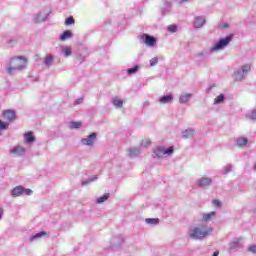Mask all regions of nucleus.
Segmentation results:
<instances>
[{
    "label": "nucleus",
    "mask_w": 256,
    "mask_h": 256,
    "mask_svg": "<svg viewBox=\"0 0 256 256\" xmlns=\"http://www.w3.org/2000/svg\"><path fill=\"white\" fill-rule=\"evenodd\" d=\"M24 69H27V60L23 56L12 57L6 67L9 75H15Z\"/></svg>",
    "instance_id": "nucleus-1"
},
{
    "label": "nucleus",
    "mask_w": 256,
    "mask_h": 256,
    "mask_svg": "<svg viewBox=\"0 0 256 256\" xmlns=\"http://www.w3.org/2000/svg\"><path fill=\"white\" fill-rule=\"evenodd\" d=\"M213 232V229L207 224H200L194 228L190 229L189 237L194 239V241H201L205 237L209 236Z\"/></svg>",
    "instance_id": "nucleus-2"
},
{
    "label": "nucleus",
    "mask_w": 256,
    "mask_h": 256,
    "mask_svg": "<svg viewBox=\"0 0 256 256\" xmlns=\"http://www.w3.org/2000/svg\"><path fill=\"white\" fill-rule=\"evenodd\" d=\"M251 71V64L239 66L233 73L234 81H244Z\"/></svg>",
    "instance_id": "nucleus-3"
},
{
    "label": "nucleus",
    "mask_w": 256,
    "mask_h": 256,
    "mask_svg": "<svg viewBox=\"0 0 256 256\" xmlns=\"http://www.w3.org/2000/svg\"><path fill=\"white\" fill-rule=\"evenodd\" d=\"M233 37H235V34L227 35L224 38H220L218 42L210 49L211 53L215 51H222V49H225V47L229 46V43L233 41Z\"/></svg>",
    "instance_id": "nucleus-4"
},
{
    "label": "nucleus",
    "mask_w": 256,
    "mask_h": 256,
    "mask_svg": "<svg viewBox=\"0 0 256 256\" xmlns=\"http://www.w3.org/2000/svg\"><path fill=\"white\" fill-rule=\"evenodd\" d=\"M175 148L173 146L168 147L167 149L163 148V146H158L152 150L153 159H161L163 155H173Z\"/></svg>",
    "instance_id": "nucleus-5"
},
{
    "label": "nucleus",
    "mask_w": 256,
    "mask_h": 256,
    "mask_svg": "<svg viewBox=\"0 0 256 256\" xmlns=\"http://www.w3.org/2000/svg\"><path fill=\"white\" fill-rule=\"evenodd\" d=\"M213 185V178L202 176L196 180V186L199 187V189H209Z\"/></svg>",
    "instance_id": "nucleus-6"
},
{
    "label": "nucleus",
    "mask_w": 256,
    "mask_h": 256,
    "mask_svg": "<svg viewBox=\"0 0 256 256\" xmlns=\"http://www.w3.org/2000/svg\"><path fill=\"white\" fill-rule=\"evenodd\" d=\"M49 11L43 9L40 10L37 14L34 15L33 22L34 23H45L47 18L49 17Z\"/></svg>",
    "instance_id": "nucleus-7"
},
{
    "label": "nucleus",
    "mask_w": 256,
    "mask_h": 256,
    "mask_svg": "<svg viewBox=\"0 0 256 256\" xmlns=\"http://www.w3.org/2000/svg\"><path fill=\"white\" fill-rule=\"evenodd\" d=\"M31 195L33 193V190L31 189H25L23 186H16L14 189L11 190V195L13 197H21V195Z\"/></svg>",
    "instance_id": "nucleus-8"
},
{
    "label": "nucleus",
    "mask_w": 256,
    "mask_h": 256,
    "mask_svg": "<svg viewBox=\"0 0 256 256\" xmlns=\"http://www.w3.org/2000/svg\"><path fill=\"white\" fill-rule=\"evenodd\" d=\"M95 141H97V133L93 132L87 136V138H82V145H87L88 147H93L95 145Z\"/></svg>",
    "instance_id": "nucleus-9"
},
{
    "label": "nucleus",
    "mask_w": 256,
    "mask_h": 256,
    "mask_svg": "<svg viewBox=\"0 0 256 256\" xmlns=\"http://www.w3.org/2000/svg\"><path fill=\"white\" fill-rule=\"evenodd\" d=\"M140 38L143 40V43L147 45L148 47H155L157 44V39L154 36L143 34L140 36Z\"/></svg>",
    "instance_id": "nucleus-10"
},
{
    "label": "nucleus",
    "mask_w": 256,
    "mask_h": 256,
    "mask_svg": "<svg viewBox=\"0 0 256 256\" xmlns=\"http://www.w3.org/2000/svg\"><path fill=\"white\" fill-rule=\"evenodd\" d=\"M206 23H207V19L205 18V16L194 17V21H193L194 29H201L205 26Z\"/></svg>",
    "instance_id": "nucleus-11"
},
{
    "label": "nucleus",
    "mask_w": 256,
    "mask_h": 256,
    "mask_svg": "<svg viewBox=\"0 0 256 256\" xmlns=\"http://www.w3.org/2000/svg\"><path fill=\"white\" fill-rule=\"evenodd\" d=\"M27 150L22 146H15L10 149V155H16V157H23Z\"/></svg>",
    "instance_id": "nucleus-12"
},
{
    "label": "nucleus",
    "mask_w": 256,
    "mask_h": 256,
    "mask_svg": "<svg viewBox=\"0 0 256 256\" xmlns=\"http://www.w3.org/2000/svg\"><path fill=\"white\" fill-rule=\"evenodd\" d=\"M3 117L7 121H15V110H6L3 112Z\"/></svg>",
    "instance_id": "nucleus-13"
},
{
    "label": "nucleus",
    "mask_w": 256,
    "mask_h": 256,
    "mask_svg": "<svg viewBox=\"0 0 256 256\" xmlns=\"http://www.w3.org/2000/svg\"><path fill=\"white\" fill-rule=\"evenodd\" d=\"M171 101H173V95L171 94H167L159 98V103H161V105H167V103H171Z\"/></svg>",
    "instance_id": "nucleus-14"
},
{
    "label": "nucleus",
    "mask_w": 256,
    "mask_h": 256,
    "mask_svg": "<svg viewBox=\"0 0 256 256\" xmlns=\"http://www.w3.org/2000/svg\"><path fill=\"white\" fill-rule=\"evenodd\" d=\"M141 153V149L139 147H132L128 149V157H138Z\"/></svg>",
    "instance_id": "nucleus-15"
},
{
    "label": "nucleus",
    "mask_w": 256,
    "mask_h": 256,
    "mask_svg": "<svg viewBox=\"0 0 256 256\" xmlns=\"http://www.w3.org/2000/svg\"><path fill=\"white\" fill-rule=\"evenodd\" d=\"M239 245H241V240L239 238H236L229 243V250L236 251L237 247H239Z\"/></svg>",
    "instance_id": "nucleus-16"
},
{
    "label": "nucleus",
    "mask_w": 256,
    "mask_h": 256,
    "mask_svg": "<svg viewBox=\"0 0 256 256\" xmlns=\"http://www.w3.org/2000/svg\"><path fill=\"white\" fill-rule=\"evenodd\" d=\"M194 135H195V129H193V128H188L182 132L183 139H189L190 137H193Z\"/></svg>",
    "instance_id": "nucleus-17"
},
{
    "label": "nucleus",
    "mask_w": 256,
    "mask_h": 256,
    "mask_svg": "<svg viewBox=\"0 0 256 256\" xmlns=\"http://www.w3.org/2000/svg\"><path fill=\"white\" fill-rule=\"evenodd\" d=\"M25 143L28 145H31V143H35V136L33 135V132H27L24 135Z\"/></svg>",
    "instance_id": "nucleus-18"
},
{
    "label": "nucleus",
    "mask_w": 256,
    "mask_h": 256,
    "mask_svg": "<svg viewBox=\"0 0 256 256\" xmlns=\"http://www.w3.org/2000/svg\"><path fill=\"white\" fill-rule=\"evenodd\" d=\"M191 97H193L191 93H182L179 98V103H188Z\"/></svg>",
    "instance_id": "nucleus-19"
},
{
    "label": "nucleus",
    "mask_w": 256,
    "mask_h": 256,
    "mask_svg": "<svg viewBox=\"0 0 256 256\" xmlns=\"http://www.w3.org/2000/svg\"><path fill=\"white\" fill-rule=\"evenodd\" d=\"M71 37H73V32H71V30H65L60 35V41H67V39H71Z\"/></svg>",
    "instance_id": "nucleus-20"
},
{
    "label": "nucleus",
    "mask_w": 256,
    "mask_h": 256,
    "mask_svg": "<svg viewBox=\"0 0 256 256\" xmlns=\"http://www.w3.org/2000/svg\"><path fill=\"white\" fill-rule=\"evenodd\" d=\"M54 61H55V58L53 57V55H51V54L46 55L44 58L45 67H51V65H53Z\"/></svg>",
    "instance_id": "nucleus-21"
},
{
    "label": "nucleus",
    "mask_w": 256,
    "mask_h": 256,
    "mask_svg": "<svg viewBox=\"0 0 256 256\" xmlns=\"http://www.w3.org/2000/svg\"><path fill=\"white\" fill-rule=\"evenodd\" d=\"M171 2L166 1L164 2V6L162 7L161 11H162V15H167V13H171Z\"/></svg>",
    "instance_id": "nucleus-22"
},
{
    "label": "nucleus",
    "mask_w": 256,
    "mask_h": 256,
    "mask_svg": "<svg viewBox=\"0 0 256 256\" xmlns=\"http://www.w3.org/2000/svg\"><path fill=\"white\" fill-rule=\"evenodd\" d=\"M83 127V123L77 122V121H72L69 123V129H81Z\"/></svg>",
    "instance_id": "nucleus-23"
},
{
    "label": "nucleus",
    "mask_w": 256,
    "mask_h": 256,
    "mask_svg": "<svg viewBox=\"0 0 256 256\" xmlns=\"http://www.w3.org/2000/svg\"><path fill=\"white\" fill-rule=\"evenodd\" d=\"M109 197H111V194L106 193L103 196L99 197L96 199V203L98 205H101V203H105V201H107L109 199Z\"/></svg>",
    "instance_id": "nucleus-24"
},
{
    "label": "nucleus",
    "mask_w": 256,
    "mask_h": 256,
    "mask_svg": "<svg viewBox=\"0 0 256 256\" xmlns=\"http://www.w3.org/2000/svg\"><path fill=\"white\" fill-rule=\"evenodd\" d=\"M225 102V94H220L214 99V105H221Z\"/></svg>",
    "instance_id": "nucleus-25"
},
{
    "label": "nucleus",
    "mask_w": 256,
    "mask_h": 256,
    "mask_svg": "<svg viewBox=\"0 0 256 256\" xmlns=\"http://www.w3.org/2000/svg\"><path fill=\"white\" fill-rule=\"evenodd\" d=\"M247 143H249V140L247 138H238L236 140V145L238 147H245V145H247Z\"/></svg>",
    "instance_id": "nucleus-26"
},
{
    "label": "nucleus",
    "mask_w": 256,
    "mask_h": 256,
    "mask_svg": "<svg viewBox=\"0 0 256 256\" xmlns=\"http://www.w3.org/2000/svg\"><path fill=\"white\" fill-rule=\"evenodd\" d=\"M145 223L147 225H159V218H146Z\"/></svg>",
    "instance_id": "nucleus-27"
},
{
    "label": "nucleus",
    "mask_w": 256,
    "mask_h": 256,
    "mask_svg": "<svg viewBox=\"0 0 256 256\" xmlns=\"http://www.w3.org/2000/svg\"><path fill=\"white\" fill-rule=\"evenodd\" d=\"M215 215H217V212L213 211V212H210V213H207V214H204L203 215V220L204 221H211V219L213 217H215Z\"/></svg>",
    "instance_id": "nucleus-28"
},
{
    "label": "nucleus",
    "mask_w": 256,
    "mask_h": 256,
    "mask_svg": "<svg viewBox=\"0 0 256 256\" xmlns=\"http://www.w3.org/2000/svg\"><path fill=\"white\" fill-rule=\"evenodd\" d=\"M61 52L63 53L64 57H70L72 50L71 47H62Z\"/></svg>",
    "instance_id": "nucleus-29"
},
{
    "label": "nucleus",
    "mask_w": 256,
    "mask_h": 256,
    "mask_svg": "<svg viewBox=\"0 0 256 256\" xmlns=\"http://www.w3.org/2000/svg\"><path fill=\"white\" fill-rule=\"evenodd\" d=\"M43 235H47V233H45V231H41L35 235H32L30 237V241L33 242V241H35V239H41V237H43Z\"/></svg>",
    "instance_id": "nucleus-30"
},
{
    "label": "nucleus",
    "mask_w": 256,
    "mask_h": 256,
    "mask_svg": "<svg viewBox=\"0 0 256 256\" xmlns=\"http://www.w3.org/2000/svg\"><path fill=\"white\" fill-rule=\"evenodd\" d=\"M233 171V166L231 164H227L222 171V175H229Z\"/></svg>",
    "instance_id": "nucleus-31"
},
{
    "label": "nucleus",
    "mask_w": 256,
    "mask_h": 256,
    "mask_svg": "<svg viewBox=\"0 0 256 256\" xmlns=\"http://www.w3.org/2000/svg\"><path fill=\"white\" fill-rule=\"evenodd\" d=\"M6 129H9V122H3V120H0V135L1 131H6Z\"/></svg>",
    "instance_id": "nucleus-32"
},
{
    "label": "nucleus",
    "mask_w": 256,
    "mask_h": 256,
    "mask_svg": "<svg viewBox=\"0 0 256 256\" xmlns=\"http://www.w3.org/2000/svg\"><path fill=\"white\" fill-rule=\"evenodd\" d=\"M139 71V65H135L127 70L128 75H135Z\"/></svg>",
    "instance_id": "nucleus-33"
},
{
    "label": "nucleus",
    "mask_w": 256,
    "mask_h": 256,
    "mask_svg": "<svg viewBox=\"0 0 256 256\" xmlns=\"http://www.w3.org/2000/svg\"><path fill=\"white\" fill-rule=\"evenodd\" d=\"M112 103L114 107H117L118 109H121V107H123V100L115 98Z\"/></svg>",
    "instance_id": "nucleus-34"
},
{
    "label": "nucleus",
    "mask_w": 256,
    "mask_h": 256,
    "mask_svg": "<svg viewBox=\"0 0 256 256\" xmlns=\"http://www.w3.org/2000/svg\"><path fill=\"white\" fill-rule=\"evenodd\" d=\"M93 181H97V176H94L88 180L82 181V185L83 187H85V185H89L90 183H93Z\"/></svg>",
    "instance_id": "nucleus-35"
},
{
    "label": "nucleus",
    "mask_w": 256,
    "mask_h": 256,
    "mask_svg": "<svg viewBox=\"0 0 256 256\" xmlns=\"http://www.w3.org/2000/svg\"><path fill=\"white\" fill-rule=\"evenodd\" d=\"M65 25H75V18H73V16L66 18Z\"/></svg>",
    "instance_id": "nucleus-36"
},
{
    "label": "nucleus",
    "mask_w": 256,
    "mask_h": 256,
    "mask_svg": "<svg viewBox=\"0 0 256 256\" xmlns=\"http://www.w3.org/2000/svg\"><path fill=\"white\" fill-rule=\"evenodd\" d=\"M248 119H251L252 121H256V110H252L247 114Z\"/></svg>",
    "instance_id": "nucleus-37"
},
{
    "label": "nucleus",
    "mask_w": 256,
    "mask_h": 256,
    "mask_svg": "<svg viewBox=\"0 0 256 256\" xmlns=\"http://www.w3.org/2000/svg\"><path fill=\"white\" fill-rule=\"evenodd\" d=\"M167 29L169 33H177V25L175 24L169 25Z\"/></svg>",
    "instance_id": "nucleus-38"
},
{
    "label": "nucleus",
    "mask_w": 256,
    "mask_h": 256,
    "mask_svg": "<svg viewBox=\"0 0 256 256\" xmlns=\"http://www.w3.org/2000/svg\"><path fill=\"white\" fill-rule=\"evenodd\" d=\"M159 63V58L154 57L150 60V67H155Z\"/></svg>",
    "instance_id": "nucleus-39"
},
{
    "label": "nucleus",
    "mask_w": 256,
    "mask_h": 256,
    "mask_svg": "<svg viewBox=\"0 0 256 256\" xmlns=\"http://www.w3.org/2000/svg\"><path fill=\"white\" fill-rule=\"evenodd\" d=\"M149 145H151V140H143L140 143V147H149Z\"/></svg>",
    "instance_id": "nucleus-40"
},
{
    "label": "nucleus",
    "mask_w": 256,
    "mask_h": 256,
    "mask_svg": "<svg viewBox=\"0 0 256 256\" xmlns=\"http://www.w3.org/2000/svg\"><path fill=\"white\" fill-rule=\"evenodd\" d=\"M248 251H249L250 253L256 254V244L249 246V247H248Z\"/></svg>",
    "instance_id": "nucleus-41"
},
{
    "label": "nucleus",
    "mask_w": 256,
    "mask_h": 256,
    "mask_svg": "<svg viewBox=\"0 0 256 256\" xmlns=\"http://www.w3.org/2000/svg\"><path fill=\"white\" fill-rule=\"evenodd\" d=\"M15 39L11 38L10 40H8V47H15Z\"/></svg>",
    "instance_id": "nucleus-42"
},
{
    "label": "nucleus",
    "mask_w": 256,
    "mask_h": 256,
    "mask_svg": "<svg viewBox=\"0 0 256 256\" xmlns=\"http://www.w3.org/2000/svg\"><path fill=\"white\" fill-rule=\"evenodd\" d=\"M213 205H215V207H221V201L213 200Z\"/></svg>",
    "instance_id": "nucleus-43"
},
{
    "label": "nucleus",
    "mask_w": 256,
    "mask_h": 256,
    "mask_svg": "<svg viewBox=\"0 0 256 256\" xmlns=\"http://www.w3.org/2000/svg\"><path fill=\"white\" fill-rule=\"evenodd\" d=\"M81 103H83V98H78V99L75 101V105H81Z\"/></svg>",
    "instance_id": "nucleus-44"
},
{
    "label": "nucleus",
    "mask_w": 256,
    "mask_h": 256,
    "mask_svg": "<svg viewBox=\"0 0 256 256\" xmlns=\"http://www.w3.org/2000/svg\"><path fill=\"white\" fill-rule=\"evenodd\" d=\"M223 28H224V29H229V24H228V23H224V24H223Z\"/></svg>",
    "instance_id": "nucleus-45"
},
{
    "label": "nucleus",
    "mask_w": 256,
    "mask_h": 256,
    "mask_svg": "<svg viewBox=\"0 0 256 256\" xmlns=\"http://www.w3.org/2000/svg\"><path fill=\"white\" fill-rule=\"evenodd\" d=\"M212 256H219V251H215Z\"/></svg>",
    "instance_id": "nucleus-46"
},
{
    "label": "nucleus",
    "mask_w": 256,
    "mask_h": 256,
    "mask_svg": "<svg viewBox=\"0 0 256 256\" xmlns=\"http://www.w3.org/2000/svg\"><path fill=\"white\" fill-rule=\"evenodd\" d=\"M211 89H213V86H210L207 90V93H209V91H211Z\"/></svg>",
    "instance_id": "nucleus-47"
},
{
    "label": "nucleus",
    "mask_w": 256,
    "mask_h": 256,
    "mask_svg": "<svg viewBox=\"0 0 256 256\" xmlns=\"http://www.w3.org/2000/svg\"><path fill=\"white\" fill-rule=\"evenodd\" d=\"M0 219H3V212L0 211Z\"/></svg>",
    "instance_id": "nucleus-48"
},
{
    "label": "nucleus",
    "mask_w": 256,
    "mask_h": 256,
    "mask_svg": "<svg viewBox=\"0 0 256 256\" xmlns=\"http://www.w3.org/2000/svg\"><path fill=\"white\" fill-rule=\"evenodd\" d=\"M254 171H256V164H254Z\"/></svg>",
    "instance_id": "nucleus-49"
},
{
    "label": "nucleus",
    "mask_w": 256,
    "mask_h": 256,
    "mask_svg": "<svg viewBox=\"0 0 256 256\" xmlns=\"http://www.w3.org/2000/svg\"><path fill=\"white\" fill-rule=\"evenodd\" d=\"M198 55L202 56V55H203V53H199Z\"/></svg>",
    "instance_id": "nucleus-50"
}]
</instances>
